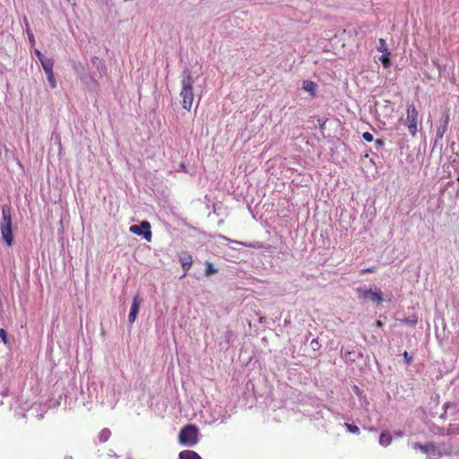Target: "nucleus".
I'll return each mask as SVG.
<instances>
[{
  "instance_id": "obj_23",
  "label": "nucleus",
  "mask_w": 459,
  "mask_h": 459,
  "mask_svg": "<svg viewBox=\"0 0 459 459\" xmlns=\"http://www.w3.org/2000/svg\"><path fill=\"white\" fill-rule=\"evenodd\" d=\"M110 435V432L108 429H104L101 434H100V439L105 441L108 439V437H109Z\"/></svg>"
},
{
  "instance_id": "obj_16",
  "label": "nucleus",
  "mask_w": 459,
  "mask_h": 459,
  "mask_svg": "<svg viewBox=\"0 0 459 459\" xmlns=\"http://www.w3.org/2000/svg\"><path fill=\"white\" fill-rule=\"evenodd\" d=\"M418 322V316L412 312L408 317L403 318V324L414 325Z\"/></svg>"
},
{
  "instance_id": "obj_27",
  "label": "nucleus",
  "mask_w": 459,
  "mask_h": 459,
  "mask_svg": "<svg viewBox=\"0 0 459 459\" xmlns=\"http://www.w3.org/2000/svg\"><path fill=\"white\" fill-rule=\"evenodd\" d=\"M310 344L314 350L318 349L320 346L317 339H313Z\"/></svg>"
},
{
  "instance_id": "obj_28",
  "label": "nucleus",
  "mask_w": 459,
  "mask_h": 459,
  "mask_svg": "<svg viewBox=\"0 0 459 459\" xmlns=\"http://www.w3.org/2000/svg\"><path fill=\"white\" fill-rule=\"evenodd\" d=\"M384 143H385V142L382 139H377L375 141V145H376L377 148L382 147L384 145Z\"/></svg>"
},
{
  "instance_id": "obj_8",
  "label": "nucleus",
  "mask_w": 459,
  "mask_h": 459,
  "mask_svg": "<svg viewBox=\"0 0 459 459\" xmlns=\"http://www.w3.org/2000/svg\"><path fill=\"white\" fill-rule=\"evenodd\" d=\"M449 120L450 118L448 112H445L442 117L438 120V126L437 127L436 136L434 139V148L437 146V144L442 141L447 129Z\"/></svg>"
},
{
  "instance_id": "obj_35",
  "label": "nucleus",
  "mask_w": 459,
  "mask_h": 459,
  "mask_svg": "<svg viewBox=\"0 0 459 459\" xmlns=\"http://www.w3.org/2000/svg\"><path fill=\"white\" fill-rule=\"evenodd\" d=\"M185 165L184 164H181V169H185Z\"/></svg>"
},
{
  "instance_id": "obj_33",
  "label": "nucleus",
  "mask_w": 459,
  "mask_h": 459,
  "mask_svg": "<svg viewBox=\"0 0 459 459\" xmlns=\"http://www.w3.org/2000/svg\"><path fill=\"white\" fill-rule=\"evenodd\" d=\"M455 411V407H450L448 413L452 414V412Z\"/></svg>"
},
{
  "instance_id": "obj_17",
  "label": "nucleus",
  "mask_w": 459,
  "mask_h": 459,
  "mask_svg": "<svg viewBox=\"0 0 459 459\" xmlns=\"http://www.w3.org/2000/svg\"><path fill=\"white\" fill-rule=\"evenodd\" d=\"M391 439L392 437L389 434L382 433L379 437V443L382 446H386L391 443Z\"/></svg>"
},
{
  "instance_id": "obj_25",
  "label": "nucleus",
  "mask_w": 459,
  "mask_h": 459,
  "mask_svg": "<svg viewBox=\"0 0 459 459\" xmlns=\"http://www.w3.org/2000/svg\"><path fill=\"white\" fill-rule=\"evenodd\" d=\"M411 359H412L411 356H410L409 353L406 351H403V361L409 364L411 361Z\"/></svg>"
},
{
  "instance_id": "obj_26",
  "label": "nucleus",
  "mask_w": 459,
  "mask_h": 459,
  "mask_svg": "<svg viewBox=\"0 0 459 459\" xmlns=\"http://www.w3.org/2000/svg\"><path fill=\"white\" fill-rule=\"evenodd\" d=\"M375 272V268L374 267H368V268H364L360 271V274L363 275L365 273H374Z\"/></svg>"
},
{
  "instance_id": "obj_10",
  "label": "nucleus",
  "mask_w": 459,
  "mask_h": 459,
  "mask_svg": "<svg viewBox=\"0 0 459 459\" xmlns=\"http://www.w3.org/2000/svg\"><path fill=\"white\" fill-rule=\"evenodd\" d=\"M179 262L181 264L183 270L185 271V273H184V276H185L186 274V273L192 267L193 257L191 255L187 254L186 252H183L179 255Z\"/></svg>"
},
{
  "instance_id": "obj_24",
  "label": "nucleus",
  "mask_w": 459,
  "mask_h": 459,
  "mask_svg": "<svg viewBox=\"0 0 459 459\" xmlns=\"http://www.w3.org/2000/svg\"><path fill=\"white\" fill-rule=\"evenodd\" d=\"M380 60L385 67H387L389 65V58L386 55H382Z\"/></svg>"
},
{
  "instance_id": "obj_15",
  "label": "nucleus",
  "mask_w": 459,
  "mask_h": 459,
  "mask_svg": "<svg viewBox=\"0 0 459 459\" xmlns=\"http://www.w3.org/2000/svg\"><path fill=\"white\" fill-rule=\"evenodd\" d=\"M303 89L314 96L316 94V84L312 81H305Z\"/></svg>"
},
{
  "instance_id": "obj_13",
  "label": "nucleus",
  "mask_w": 459,
  "mask_h": 459,
  "mask_svg": "<svg viewBox=\"0 0 459 459\" xmlns=\"http://www.w3.org/2000/svg\"><path fill=\"white\" fill-rule=\"evenodd\" d=\"M40 63H41V65H42L45 73L53 71L54 63H55L53 58L45 57L44 59H42L40 61Z\"/></svg>"
},
{
  "instance_id": "obj_12",
  "label": "nucleus",
  "mask_w": 459,
  "mask_h": 459,
  "mask_svg": "<svg viewBox=\"0 0 459 459\" xmlns=\"http://www.w3.org/2000/svg\"><path fill=\"white\" fill-rule=\"evenodd\" d=\"M450 407H455V411L452 412V414H455L457 411V405L455 403L446 402L443 404V410L444 412L440 415V418L445 420L446 419V416L448 414Z\"/></svg>"
},
{
  "instance_id": "obj_34",
  "label": "nucleus",
  "mask_w": 459,
  "mask_h": 459,
  "mask_svg": "<svg viewBox=\"0 0 459 459\" xmlns=\"http://www.w3.org/2000/svg\"><path fill=\"white\" fill-rule=\"evenodd\" d=\"M377 325L378 326H380V325H382V323H381L380 321H377Z\"/></svg>"
},
{
  "instance_id": "obj_20",
  "label": "nucleus",
  "mask_w": 459,
  "mask_h": 459,
  "mask_svg": "<svg viewBox=\"0 0 459 459\" xmlns=\"http://www.w3.org/2000/svg\"><path fill=\"white\" fill-rule=\"evenodd\" d=\"M344 427L346 428V429L349 432H351L352 434H359V429L356 425H352L350 423H344Z\"/></svg>"
},
{
  "instance_id": "obj_19",
  "label": "nucleus",
  "mask_w": 459,
  "mask_h": 459,
  "mask_svg": "<svg viewBox=\"0 0 459 459\" xmlns=\"http://www.w3.org/2000/svg\"><path fill=\"white\" fill-rule=\"evenodd\" d=\"M206 270H205V276H211L217 273V269H215L211 262H206Z\"/></svg>"
},
{
  "instance_id": "obj_4",
  "label": "nucleus",
  "mask_w": 459,
  "mask_h": 459,
  "mask_svg": "<svg viewBox=\"0 0 459 459\" xmlns=\"http://www.w3.org/2000/svg\"><path fill=\"white\" fill-rule=\"evenodd\" d=\"M179 442L186 446H194L198 442V429L194 425L184 427L178 436Z\"/></svg>"
},
{
  "instance_id": "obj_1",
  "label": "nucleus",
  "mask_w": 459,
  "mask_h": 459,
  "mask_svg": "<svg viewBox=\"0 0 459 459\" xmlns=\"http://www.w3.org/2000/svg\"><path fill=\"white\" fill-rule=\"evenodd\" d=\"M194 82L195 81L190 70L185 69L180 81L181 88L179 96L183 108L187 111L191 110L194 103Z\"/></svg>"
},
{
  "instance_id": "obj_29",
  "label": "nucleus",
  "mask_w": 459,
  "mask_h": 459,
  "mask_svg": "<svg viewBox=\"0 0 459 459\" xmlns=\"http://www.w3.org/2000/svg\"><path fill=\"white\" fill-rule=\"evenodd\" d=\"M35 54L36 56H38L39 60L41 61L42 59H44L46 56L38 49L35 50Z\"/></svg>"
},
{
  "instance_id": "obj_14",
  "label": "nucleus",
  "mask_w": 459,
  "mask_h": 459,
  "mask_svg": "<svg viewBox=\"0 0 459 459\" xmlns=\"http://www.w3.org/2000/svg\"><path fill=\"white\" fill-rule=\"evenodd\" d=\"M235 243H237L238 245H241V246H244V247H250V248H255V249H263V248H265V246L263 242H260V241H255V242H253V243H245V242H241V241H234Z\"/></svg>"
},
{
  "instance_id": "obj_30",
  "label": "nucleus",
  "mask_w": 459,
  "mask_h": 459,
  "mask_svg": "<svg viewBox=\"0 0 459 459\" xmlns=\"http://www.w3.org/2000/svg\"><path fill=\"white\" fill-rule=\"evenodd\" d=\"M29 39L31 43L35 42L34 35L31 32H28Z\"/></svg>"
},
{
  "instance_id": "obj_31",
  "label": "nucleus",
  "mask_w": 459,
  "mask_h": 459,
  "mask_svg": "<svg viewBox=\"0 0 459 459\" xmlns=\"http://www.w3.org/2000/svg\"><path fill=\"white\" fill-rule=\"evenodd\" d=\"M379 43H380V48H379V49H380L381 51H383V47H384V45H385V41H384V39H379Z\"/></svg>"
},
{
  "instance_id": "obj_6",
  "label": "nucleus",
  "mask_w": 459,
  "mask_h": 459,
  "mask_svg": "<svg viewBox=\"0 0 459 459\" xmlns=\"http://www.w3.org/2000/svg\"><path fill=\"white\" fill-rule=\"evenodd\" d=\"M419 124L421 126V117H419L416 108L412 105L408 106L406 126L412 136H415Z\"/></svg>"
},
{
  "instance_id": "obj_7",
  "label": "nucleus",
  "mask_w": 459,
  "mask_h": 459,
  "mask_svg": "<svg viewBox=\"0 0 459 459\" xmlns=\"http://www.w3.org/2000/svg\"><path fill=\"white\" fill-rule=\"evenodd\" d=\"M151 224L147 221H143L139 225H132L129 231L137 236H142L146 241L150 242L152 238Z\"/></svg>"
},
{
  "instance_id": "obj_3",
  "label": "nucleus",
  "mask_w": 459,
  "mask_h": 459,
  "mask_svg": "<svg viewBox=\"0 0 459 459\" xmlns=\"http://www.w3.org/2000/svg\"><path fill=\"white\" fill-rule=\"evenodd\" d=\"M412 446L425 454L428 459H437L451 454L444 444H436L434 442H428L426 444L413 443Z\"/></svg>"
},
{
  "instance_id": "obj_5",
  "label": "nucleus",
  "mask_w": 459,
  "mask_h": 459,
  "mask_svg": "<svg viewBox=\"0 0 459 459\" xmlns=\"http://www.w3.org/2000/svg\"><path fill=\"white\" fill-rule=\"evenodd\" d=\"M356 291L359 299L364 300L368 299L377 306L381 305L384 300L383 292L379 288H375V290L358 288Z\"/></svg>"
},
{
  "instance_id": "obj_22",
  "label": "nucleus",
  "mask_w": 459,
  "mask_h": 459,
  "mask_svg": "<svg viewBox=\"0 0 459 459\" xmlns=\"http://www.w3.org/2000/svg\"><path fill=\"white\" fill-rule=\"evenodd\" d=\"M0 342H4V343L7 342L6 332L2 328H0Z\"/></svg>"
},
{
  "instance_id": "obj_11",
  "label": "nucleus",
  "mask_w": 459,
  "mask_h": 459,
  "mask_svg": "<svg viewBox=\"0 0 459 459\" xmlns=\"http://www.w3.org/2000/svg\"><path fill=\"white\" fill-rule=\"evenodd\" d=\"M179 459H202L195 451L185 450L179 453Z\"/></svg>"
},
{
  "instance_id": "obj_18",
  "label": "nucleus",
  "mask_w": 459,
  "mask_h": 459,
  "mask_svg": "<svg viewBox=\"0 0 459 459\" xmlns=\"http://www.w3.org/2000/svg\"><path fill=\"white\" fill-rule=\"evenodd\" d=\"M46 74H47V78H48V81L51 88L52 89L56 88L57 84H56V80L55 75H54V72L53 71L47 72Z\"/></svg>"
},
{
  "instance_id": "obj_21",
  "label": "nucleus",
  "mask_w": 459,
  "mask_h": 459,
  "mask_svg": "<svg viewBox=\"0 0 459 459\" xmlns=\"http://www.w3.org/2000/svg\"><path fill=\"white\" fill-rule=\"evenodd\" d=\"M362 137H363V139H364L366 142H368V143H370V142H372V141L374 140L373 134H370L369 132H364V133L362 134Z\"/></svg>"
},
{
  "instance_id": "obj_9",
  "label": "nucleus",
  "mask_w": 459,
  "mask_h": 459,
  "mask_svg": "<svg viewBox=\"0 0 459 459\" xmlns=\"http://www.w3.org/2000/svg\"><path fill=\"white\" fill-rule=\"evenodd\" d=\"M142 304V299L137 294L133 298L132 306L130 308V313L128 316V321L130 324H134L137 318V315L139 313V308Z\"/></svg>"
},
{
  "instance_id": "obj_2",
  "label": "nucleus",
  "mask_w": 459,
  "mask_h": 459,
  "mask_svg": "<svg viewBox=\"0 0 459 459\" xmlns=\"http://www.w3.org/2000/svg\"><path fill=\"white\" fill-rule=\"evenodd\" d=\"M1 236L8 247L13 243L12 210L7 204L2 206V221L0 224Z\"/></svg>"
},
{
  "instance_id": "obj_32",
  "label": "nucleus",
  "mask_w": 459,
  "mask_h": 459,
  "mask_svg": "<svg viewBox=\"0 0 459 459\" xmlns=\"http://www.w3.org/2000/svg\"><path fill=\"white\" fill-rule=\"evenodd\" d=\"M354 391H355L357 394H359V388L357 385H355V386H354Z\"/></svg>"
}]
</instances>
